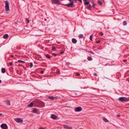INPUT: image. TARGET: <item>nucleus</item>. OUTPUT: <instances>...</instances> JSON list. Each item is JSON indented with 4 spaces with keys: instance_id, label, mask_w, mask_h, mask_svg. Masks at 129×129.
<instances>
[{
    "instance_id": "50",
    "label": "nucleus",
    "mask_w": 129,
    "mask_h": 129,
    "mask_svg": "<svg viewBox=\"0 0 129 129\" xmlns=\"http://www.w3.org/2000/svg\"><path fill=\"white\" fill-rule=\"evenodd\" d=\"M67 65H68V63H67Z\"/></svg>"
},
{
    "instance_id": "28",
    "label": "nucleus",
    "mask_w": 129,
    "mask_h": 129,
    "mask_svg": "<svg viewBox=\"0 0 129 129\" xmlns=\"http://www.w3.org/2000/svg\"><path fill=\"white\" fill-rule=\"evenodd\" d=\"M29 21L27 18H26V22L27 23H28L29 22Z\"/></svg>"
},
{
    "instance_id": "31",
    "label": "nucleus",
    "mask_w": 129,
    "mask_h": 129,
    "mask_svg": "<svg viewBox=\"0 0 129 129\" xmlns=\"http://www.w3.org/2000/svg\"><path fill=\"white\" fill-rule=\"evenodd\" d=\"M55 49V47H52V50H54Z\"/></svg>"
},
{
    "instance_id": "42",
    "label": "nucleus",
    "mask_w": 129,
    "mask_h": 129,
    "mask_svg": "<svg viewBox=\"0 0 129 129\" xmlns=\"http://www.w3.org/2000/svg\"><path fill=\"white\" fill-rule=\"evenodd\" d=\"M44 71H41V74H43L44 73Z\"/></svg>"
},
{
    "instance_id": "9",
    "label": "nucleus",
    "mask_w": 129,
    "mask_h": 129,
    "mask_svg": "<svg viewBox=\"0 0 129 129\" xmlns=\"http://www.w3.org/2000/svg\"><path fill=\"white\" fill-rule=\"evenodd\" d=\"M51 117L52 118L54 119H56L57 118V116L53 114L51 115Z\"/></svg>"
},
{
    "instance_id": "29",
    "label": "nucleus",
    "mask_w": 129,
    "mask_h": 129,
    "mask_svg": "<svg viewBox=\"0 0 129 129\" xmlns=\"http://www.w3.org/2000/svg\"><path fill=\"white\" fill-rule=\"evenodd\" d=\"M30 68H31V67H32L33 66V63L32 62H30Z\"/></svg>"
},
{
    "instance_id": "36",
    "label": "nucleus",
    "mask_w": 129,
    "mask_h": 129,
    "mask_svg": "<svg viewBox=\"0 0 129 129\" xmlns=\"http://www.w3.org/2000/svg\"><path fill=\"white\" fill-rule=\"evenodd\" d=\"M123 61L124 62H125L127 60L126 59H124Z\"/></svg>"
},
{
    "instance_id": "40",
    "label": "nucleus",
    "mask_w": 129,
    "mask_h": 129,
    "mask_svg": "<svg viewBox=\"0 0 129 129\" xmlns=\"http://www.w3.org/2000/svg\"><path fill=\"white\" fill-rule=\"evenodd\" d=\"M88 52L89 53H92V54H93V52L92 51H89V52Z\"/></svg>"
},
{
    "instance_id": "5",
    "label": "nucleus",
    "mask_w": 129,
    "mask_h": 129,
    "mask_svg": "<svg viewBox=\"0 0 129 129\" xmlns=\"http://www.w3.org/2000/svg\"><path fill=\"white\" fill-rule=\"evenodd\" d=\"M15 121L17 122H20L23 121V120L21 118H16L15 119Z\"/></svg>"
},
{
    "instance_id": "35",
    "label": "nucleus",
    "mask_w": 129,
    "mask_h": 129,
    "mask_svg": "<svg viewBox=\"0 0 129 129\" xmlns=\"http://www.w3.org/2000/svg\"><path fill=\"white\" fill-rule=\"evenodd\" d=\"M9 64L10 66H12L13 65V64L11 62H10L9 63Z\"/></svg>"
},
{
    "instance_id": "13",
    "label": "nucleus",
    "mask_w": 129,
    "mask_h": 129,
    "mask_svg": "<svg viewBox=\"0 0 129 129\" xmlns=\"http://www.w3.org/2000/svg\"><path fill=\"white\" fill-rule=\"evenodd\" d=\"M124 102H126L129 101V98L126 97H124Z\"/></svg>"
},
{
    "instance_id": "34",
    "label": "nucleus",
    "mask_w": 129,
    "mask_h": 129,
    "mask_svg": "<svg viewBox=\"0 0 129 129\" xmlns=\"http://www.w3.org/2000/svg\"><path fill=\"white\" fill-rule=\"evenodd\" d=\"M92 35H91L90 36V39L91 40H92Z\"/></svg>"
},
{
    "instance_id": "23",
    "label": "nucleus",
    "mask_w": 129,
    "mask_h": 129,
    "mask_svg": "<svg viewBox=\"0 0 129 129\" xmlns=\"http://www.w3.org/2000/svg\"><path fill=\"white\" fill-rule=\"evenodd\" d=\"M87 59L89 61H91L92 60V58L91 57L88 56Z\"/></svg>"
},
{
    "instance_id": "11",
    "label": "nucleus",
    "mask_w": 129,
    "mask_h": 129,
    "mask_svg": "<svg viewBox=\"0 0 129 129\" xmlns=\"http://www.w3.org/2000/svg\"><path fill=\"white\" fill-rule=\"evenodd\" d=\"M63 128H64L66 129H72V128L71 127H69L67 126H64Z\"/></svg>"
},
{
    "instance_id": "4",
    "label": "nucleus",
    "mask_w": 129,
    "mask_h": 129,
    "mask_svg": "<svg viewBox=\"0 0 129 129\" xmlns=\"http://www.w3.org/2000/svg\"><path fill=\"white\" fill-rule=\"evenodd\" d=\"M1 128L2 129H8V127L6 124H2L1 126Z\"/></svg>"
},
{
    "instance_id": "24",
    "label": "nucleus",
    "mask_w": 129,
    "mask_h": 129,
    "mask_svg": "<svg viewBox=\"0 0 129 129\" xmlns=\"http://www.w3.org/2000/svg\"><path fill=\"white\" fill-rule=\"evenodd\" d=\"M103 120L105 122H109V121L106 118H104L103 119Z\"/></svg>"
},
{
    "instance_id": "37",
    "label": "nucleus",
    "mask_w": 129,
    "mask_h": 129,
    "mask_svg": "<svg viewBox=\"0 0 129 129\" xmlns=\"http://www.w3.org/2000/svg\"><path fill=\"white\" fill-rule=\"evenodd\" d=\"M53 55L54 56H56L57 55L55 53H53Z\"/></svg>"
},
{
    "instance_id": "12",
    "label": "nucleus",
    "mask_w": 129,
    "mask_h": 129,
    "mask_svg": "<svg viewBox=\"0 0 129 129\" xmlns=\"http://www.w3.org/2000/svg\"><path fill=\"white\" fill-rule=\"evenodd\" d=\"M119 100L121 102H124V97H120L119 98Z\"/></svg>"
},
{
    "instance_id": "25",
    "label": "nucleus",
    "mask_w": 129,
    "mask_h": 129,
    "mask_svg": "<svg viewBox=\"0 0 129 129\" xmlns=\"http://www.w3.org/2000/svg\"><path fill=\"white\" fill-rule=\"evenodd\" d=\"M98 3L100 5H101L102 4V2L100 1H98Z\"/></svg>"
},
{
    "instance_id": "14",
    "label": "nucleus",
    "mask_w": 129,
    "mask_h": 129,
    "mask_svg": "<svg viewBox=\"0 0 129 129\" xmlns=\"http://www.w3.org/2000/svg\"><path fill=\"white\" fill-rule=\"evenodd\" d=\"M33 112L34 113H38V111L37 109L36 108H34L33 109Z\"/></svg>"
},
{
    "instance_id": "22",
    "label": "nucleus",
    "mask_w": 129,
    "mask_h": 129,
    "mask_svg": "<svg viewBox=\"0 0 129 129\" xmlns=\"http://www.w3.org/2000/svg\"><path fill=\"white\" fill-rule=\"evenodd\" d=\"M89 3L88 2H87V1H85V2L84 3V5H89Z\"/></svg>"
},
{
    "instance_id": "20",
    "label": "nucleus",
    "mask_w": 129,
    "mask_h": 129,
    "mask_svg": "<svg viewBox=\"0 0 129 129\" xmlns=\"http://www.w3.org/2000/svg\"><path fill=\"white\" fill-rule=\"evenodd\" d=\"M45 56L47 58H50L52 57V56H50L48 54H46Z\"/></svg>"
},
{
    "instance_id": "38",
    "label": "nucleus",
    "mask_w": 129,
    "mask_h": 129,
    "mask_svg": "<svg viewBox=\"0 0 129 129\" xmlns=\"http://www.w3.org/2000/svg\"><path fill=\"white\" fill-rule=\"evenodd\" d=\"M56 72L58 74H60V71H57Z\"/></svg>"
},
{
    "instance_id": "1",
    "label": "nucleus",
    "mask_w": 129,
    "mask_h": 129,
    "mask_svg": "<svg viewBox=\"0 0 129 129\" xmlns=\"http://www.w3.org/2000/svg\"><path fill=\"white\" fill-rule=\"evenodd\" d=\"M70 2V3L65 5L68 8H73L74 7V1L75 3L77 2V1H78L80 2L81 3H82V0H68Z\"/></svg>"
},
{
    "instance_id": "27",
    "label": "nucleus",
    "mask_w": 129,
    "mask_h": 129,
    "mask_svg": "<svg viewBox=\"0 0 129 129\" xmlns=\"http://www.w3.org/2000/svg\"><path fill=\"white\" fill-rule=\"evenodd\" d=\"M91 3H92V7L93 8H94L95 7V5L94 4V3L92 2H91Z\"/></svg>"
},
{
    "instance_id": "32",
    "label": "nucleus",
    "mask_w": 129,
    "mask_h": 129,
    "mask_svg": "<svg viewBox=\"0 0 129 129\" xmlns=\"http://www.w3.org/2000/svg\"><path fill=\"white\" fill-rule=\"evenodd\" d=\"M93 75L95 76H97V75L96 73H94L93 74Z\"/></svg>"
},
{
    "instance_id": "7",
    "label": "nucleus",
    "mask_w": 129,
    "mask_h": 129,
    "mask_svg": "<svg viewBox=\"0 0 129 129\" xmlns=\"http://www.w3.org/2000/svg\"><path fill=\"white\" fill-rule=\"evenodd\" d=\"M48 98L49 99H50L51 100H56L57 98V97L56 96L53 97V96H49L48 97Z\"/></svg>"
},
{
    "instance_id": "21",
    "label": "nucleus",
    "mask_w": 129,
    "mask_h": 129,
    "mask_svg": "<svg viewBox=\"0 0 129 129\" xmlns=\"http://www.w3.org/2000/svg\"><path fill=\"white\" fill-rule=\"evenodd\" d=\"M6 104L8 106H10V101L8 100L6 103Z\"/></svg>"
},
{
    "instance_id": "33",
    "label": "nucleus",
    "mask_w": 129,
    "mask_h": 129,
    "mask_svg": "<svg viewBox=\"0 0 129 129\" xmlns=\"http://www.w3.org/2000/svg\"><path fill=\"white\" fill-rule=\"evenodd\" d=\"M100 35L101 36H103V32H101L100 34Z\"/></svg>"
},
{
    "instance_id": "17",
    "label": "nucleus",
    "mask_w": 129,
    "mask_h": 129,
    "mask_svg": "<svg viewBox=\"0 0 129 129\" xmlns=\"http://www.w3.org/2000/svg\"><path fill=\"white\" fill-rule=\"evenodd\" d=\"M33 103L31 102L30 104L28 105V107H32L33 106Z\"/></svg>"
},
{
    "instance_id": "10",
    "label": "nucleus",
    "mask_w": 129,
    "mask_h": 129,
    "mask_svg": "<svg viewBox=\"0 0 129 129\" xmlns=\"http://www.w3.org/2000/svg\"><path fill=\"white\" fill-rule=\"evenodd\" d=\"M1 72L2 73H5L6 72V70L5 68H2L1 69Z\"/></svg>"
},
{
    "instance_id": "8",
    "label": "nucleus",
    "mask_w": 129,
    "mask_h": 129,
    "mask_svg": "<svg viewBox=\"0 0 129 129\" xmlns=\"http://www.w3.org/2000/svg\"><path fill=\"white\" fill-rule=\"evenodd\" d=\"M77 41V40L75 38H73L72 39V42L74 44H76Z\"/></svg>"
},
{
    "instance_id": "39",
    "label": "nucleus",
    "mask_w": 129,
    "mask_h": 129,
    "mask_svg": "<svg viewBox=\"0 0 129 129\" xmlns=\"http://www.w3.org/2000/svg\"><path fill=\"white\" fill-rule=\"evenodd\" d=\"M76 74L77 75V76H79L80 75V74L79 73H76Z\"/></svg>"
},
{
    "instance_id": "18",
    "label": "nucleus",
    "mask_w": 129,
    "mask_h": 129,
    "mask_svg": "<svg viewBox=\"0 0 129 129\" xmlns=\"http://www.w3.org/2000/svg\"><path fill=\"white\" fill-rule=\"evenodd\" d=\"M78 37L79 38H84L83 34H80L78 36Z\"/></svg>"
},
{
    "instance_id": "6",
    "label": "nucleus",
    "mask_w": 129,
    "mask_h": 129,
    "mask_svg": "<svg viewBox=\"0 0 129 129\" xmlns=\"http://www.w3.org/2000/svg\"><path fill=\"white\" fill-rule=\"evenodd\" d=\"M82 110V108L80 107H78L75 108V110L77 112H79Z\"/></svg>"
},
{
    "instance_id": "16",
    "label": "nucleus",
    "mask_w": 129,
    "mask_h": 129,
    "mask_svg": "<svg viewBox=\"0 0 129 129\" xmlns=\"http://www.w3.org/2000/svg\"><path fill=\"white\" fill-rule=\"evenodd\" d=\"M17 62L19 63H25V62L23 60H18Z\"/></svg>"
},
{
    "instance_id": "43",
    "label": "nucleus",
    "mask_w": 129,
    "mask_h": 129,
    "mask_svg": "<svg viewBox=\"0 0 129 129\" xmlns=\"http://www.w3.org/2000/svg\"><path fill=\"white\" fill-rule=\"evenodd\" d=\"M117 116L118 117H119L120 116V115L119 114H117Z\"/></svg>"
},
{
    "instance_id": "44",
    "label": "nucleus",
    "mask_w": 129,
    "mask_h": 129,
    "mask_svg": "<svg viewBox=\"0 0 129 129\" xmlns=\"http://www.w3.org/2000/svg\"><path fill=\"white\" fill-rule=\"evenodd\" d=\"M2 115V113H0V116H1Z\"/></svg>"
},
{
    "instance_id": "19",
    "label": "nucleus",
    "mask_w": 129,
    "mask_h": 129,
    "mask_svg": "<svg viewBox=\"0 0 129 129\" xmlns=\"http://www.w3.org/2000/svg\"><path fill=\"white\" fill-rule=\"evenodd\" d=\"M88 9L89 10H90L91 9V6L90 5H89L87 7Z\"/></svg>"
},
{
    "instance_id": "26",
    "label": "nucleus",
    "mask_w": 129,
    "mask_h": 129,
    "mask_svg": "<svg viewBox=\"0 0 129 129\" xmlns=\"http://www.w3.org/2000/svg\"><path fill=\"white\" fill-rule=\"evenodd\" d=\"M127 24V22L125 21H124L123 22V25H125Z\"/></svg>"
},
{
    "instance_id": "2",
    "label": "nucleus",
    "mask_w": 129,
    "mask_h": 129,
    "mask_svg": "<svg viewBox=\"0 0 129 129\" xmlns=\"http://www.w3.org/2000/svg\"><path fill=\"white\" fill-rule=\"evenodd\" d=\"M5 4V8L6 10L8 11L9 10V4L7 0L4 1Z\"/></svg>"
},
{
    "instance_id": "52",
    "label": "nucleus",
    "mask_w": 129,
    "mask_h": 129,
    "mask_svg": "<svg viewBox=\"0 0 129 129\" xmlns=\"http://www.w3.org/2000/svg\"><path fill=\"white\" fill-rule=\"evenodd\" d=\"M128 82H129V80H128Z\"/></svg>"
},
{
    "instance_id": "49",
    "label": "nucleus",
    "mask_w": 129,
    "mask_h": 129,
    "mask_svg": "<svg viewBox=\"0 0 129 129\" xmlns=\"http://www.w3.org/2000/svg\"><path fill=\"white\" fill-rule=\"evenodd\" d=\"M67 65H68V63H67Z\"/></svg>"
},
{
    "instance_id": "46",
    "label": "nucleus",
    "mask_w": 129,
    "mask_h": 129,
    "mask_svg": "<svg viewBox=\"0 0 129 129\" xmlns=\"http://www.w3.org/2000/svg\"><path fill=\"white\" fill-rule=\"evenodd\" d=\"M63 53V52H61V54H62Z\"/></svg>"
},
{
    "instance_id": "47",
    "label": "nucleus",
    "mask_w": 129,
    "mask_h": 129,
    "mask_svg": "<svg viewBox=\"0 0 129 129\" xmlns=\"http://www.w3.org/2000/svg\"><path fill=\"white\" fill-rule=\"evenodd\" d=\"M1 80H0V84L1 83Z\"/></svg>"
},
{
    "instance_id": "3",
    "label": "nucleus",
    "mask_w": 129,
    "mask_h": 129,
    "mask_svg": "<svg viewBox=\"0 0 129 129\" xmlns=\"http://www.w3.org/2000/svg\"><path fill=\"white\" fill-rule=\"evenodd\" d=\"M51 1L53 4L57 5H60V4L59 0H51Z\"/></svg>"
},
{
    "instance_id": "41",
    "label": "nucleus",
    "mask_w": 129,
    "mask_h": 129,
    "mask_svg": "<svg viewBox=\"0 0 129 129\" xmlns=\"http://www.w3.org/2000/svg\"><path fill=\"white\" fill-rule=\"evenodd\" d=\"M10 56L12 57H14V56L13 55H10Z\"/></svg>"
},
{
    "instance_id": "15",
    "label": "nucleus",
    "mask_w": 129,
    "mask_h": 129,
    "mask_svg": "<svg viewBox=\"0 0 129 129\" xmlns=\"http://www.w3.org/2000/svg\"><path fill=\"white\" fill-rule=\"evenodd\" d=\"M8 34H5L4 35L3 38L4 39H7L8 38Z\"/></svg>"
},
{
    "instance_id": "48",
    "label": "nucleus",
    "mask_w": 129,
    "mask_h": 129,
    "mask_svg": "<svg viewBox=\"0 0 129 129\" xmlns=\"http://www.w3.org/2000/svg\"><path fill=\"white\" fill-rule=\"evenodd\" d=\"M67 65H68V63H67Z\"/></svg>"
},
{
    "instance_id": "51",
    "label": "nucleus",
    "mask_w": 129,
    "mask_h": 129,
    "mask_svg": "<svg viewBox=\"0 0 129 129\" xmlns=\"http://www.w3.org/2000/svg\"><path fill=\"white\" fill-rule=\"evenodd\" d=\"M67 65H68V63H67Z\"/></svg>"
},
{
    "instance_id": "45",
    "label": "nucleus",
    "mask_w": 129,
    "mask_h": 129,
    "mask_svg": "<svg viewBox=\"0 0 129 129\" xmlns=\"http://www.w3.org/2000/svg\"><path fill=\"white\" fill-rule=\"evenodd\" d=\"M37 101L38 102H39L40 101L39 100H37Z\"/></svg>"
},
{
    "instance_id": "30",
    "label": "nucleus",
    "mask_w": 129,
    "mask_h": 129,
    "mask_svg": "<svg viewBox=\"0 0 129 129\" xmlns=\"http://www.w3.org/2000/svg\"><path fill=\"white\" fill-rule=\"evenodd\" d=\"M100 42H101L100 40H99V41H97L96 42V43H97V44H98V43H99Z\"/></svg>"
}]
</instances>
